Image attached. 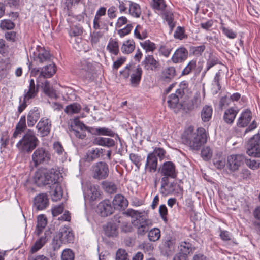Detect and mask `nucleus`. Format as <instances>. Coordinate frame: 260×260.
I'll return each mask as SVG.
<instances>
[{
	"instance_id": "obj_49",
	"label": "nucleus",
	"mask_w": 260,
	"mask_h": 260,
	"mask_svg": "<svg viewBox=\"0 0 260 260\" xmlns=\"http://www.w3.org/2000/svg\"><path fill=\"white\" fill-rule=\"evenodd\" d=\"M95 134L99 135H105L113 137L115 133L112 130L106 127H96L93 128Z\"/></svg>"
},
{
	"instance_id": "obj_55",
	"label": "nucleus",
	"mask_w": 260,
	"mask_h": 260,
	"mask_svg": "<svg viewBox=\"0 0 260 260\" xmlns=\"http://www.w3.org/2000/svg\"><path fill=\"white\" fill-rule=\"evenodd\" d=\"M245 160L246 165L252 170H256L260 167V160L247 159Z\"/></svg>"
},
{
	"instance_id": "obj_14",
	"label": "nucleus",
	"mask_w": 260,
	"mask_h": 260,
	"mask_svg": "<svg viewBox=\"0 0 260 260\" xmlns=\"http://www.w3.org/2000/svg\"><path fill=\"white\" fill-rule=\"evenodd\" d=\"M245 156L240 154H232L228 157L227 166L232 171L238 170L243 164Z\"/></svg>"
},
{
	"instance_id": "obj_40",
	"label": "nucleus",
	"mask_w": 260,
	"mask_h": 260,
	"mask_svg": "<svg viewBox=\"0 0 260 260\" xmlns=\"http://www.w3.org/2000/svg\"><path fill=\"white\" fill-rule=\"evenodd\" d=\"M128 6L129 13L135 17H139L141 14L140 6L136 3L129 1Z\"/></svg>"
},
{
	"instance_id": "obj_5",
	"label": "nucleus",
	"mask_w": 260,
	"mask_h": 260,
	"mask_svg": "<svg viewBox=\"0 0 260 260\" xmlns=\"http://www.w3.org/2000/svg\"><path fill=\"white\" fill-rule=\"evenodd\" d=\"M188 86V84L186 81H183L180 83L179 88L176 90L175 93L171 94L169 96L167 103L170 108L174 109L177 107L179 99L187 92Z\"/></svg>"
},
{
	"instance_id": "obj_1",
	"label": "nucleus",
	"mask_w": 260,
	"mask_h": 260,
	"mask_svg": "<svg viewBox=\"0 0 260 260\" xmlns=\"http://www.w3.org/2000/svg\"><path fill=\"white\" fill-rule=\"evenodd\" d=\"M182 142L188 145L194 150H198L207 141L206 131L202 127L198 128L197 132H194V128L189 126L183 133L181 137Z\"/></svg>"
},
{
	"instance_id": "obj_27",
	"label": "nucleus",
	"mask_w": 260,
	"mask_h": 260,
	"mask_svg": "<svg viewBox=\"0 0 260 260\" xmlns=\"http://www.w3.org/2000/svg\"><path fill=\"white\" fill-rule=\"evenodd\" d=\"M40 117V112L38 108L34 107L28 113L27 123L29 127H33Z\"/></svg>"
},
{
	"instance_id": "obj_30",
	"label": "nucleus",
	"mask_w": 260,
	"mask_h": 260,
	"mask_svg": "<svg viewBox=\"0 0 260 260\" xmlns=\"http://www.w3.org/2000/svg\"><path fill=\"white\" fill-rule=\"evenodd\" d=\"M157 167V157L151 153L148 154L145 166V170L149 172H154Z\"/></svg>"
},
{
	"instance_id": "obj_23",
	"label": "nucleus",
	"mask_w": 260,
	"mask_h": 260,
	"mask_svg": "<svg viewBox=\"0 0 260 260\" xmlns=\"http://www.w3.org/2000/svg\"><path fill=\"white\" fill-rule=\"evenodd\" d=\"M112 204L114 210H122L127 207L128 203L123 196L118 194L115 196Z\"/></svg>"
},
{
	"instance_id": "obj_20",
	"label": "nucleus",
	"mask_w": 260,
	"mask_h": 260,
	"mask_svg": "<svg viewBox=\"0 0 260 260\" xmlns=\"http://www.w3.org/2000/svg\"><path fill=\"white\" fill-rule=\"evenodd\" d=\"M188 53V51L185 48L180 47L175 51L171 60L174 63L183 62L187 58Z\"/></svg>"
},
{
	"instance_id": "obj_25",
	"label": "nucleus",
	"mask_w": 260,
	"mask_h": 260,
	"mask_svg": "<svg viewBox=\"0 0 260 260\" xmlns=\"http://www.w3.org/2000/svg\"><path fill=\"white\" fill-rule=\"evenodd\" d=\"M58 237L61 243H71L74 242V234L69 229H62L58 233Z\"/></svg>"
},
{
	"instance_id": "obj_46",
	"label": "nucleus",
	"mask_w": 260,
	"mask_h": 260,
	"mask_svg": "<svg viewBox=\"0 0 260 260\" xmlns=\"http://www.w3.org/2000/svg\"><path fill=\"white\" fill-rule=\"evenodd\" d=\"M135 49V43L133 40H127L124 42L121 47V51L125 54H129Z\"/></svg>"
},
{
	"instance_id": "obj_50",
	"label": "nucleus",
	"mask_w": 260,
	"mask_h": 260,
	"mask_svg": "<svg viewBox=\"0 0 260 260\" xmlns=\"http://www.w3.org/2000/svg\"><path fill=\"white\" fill-rule=\"evenodd\" d=\"M151 6L154 10L160 12L167 8L164 0H152Z\"/></svg>"
},
{
	"instance_id": "obj_60",
	"label": "nucleus",
	"mask_w": 260,
	"mask_h": 260,
	"mask_svg": "<svg viewBox=\"0 0 260 260\" xmlns=\"http://www.w3.org/2000/svg\"><path fill=\"white\" fill-rule=\"evenodd\" d=\"M201 155L204 160H208L212 156V151L210 147H206L202 150Z\"/></svg>"
},
{
	"instance_id": "obj_3",
	"label": "nucleus",
	"mask_w": 260,
	"mask_h": 260,
	"mask_svg": "<svg viewBox=\"0 0 260 260\" xmlns=\"http://www.w3.org/2000/svg\"><path fill=\"white\" fill-rule=\"evenodd\" d=\"M39 142L35 132L31 129H27L17 143L16 147L21 153H29L38 146Z\"/></svg>"
},
{
	"instance_id": "obj_11",
	"label": "nucleus",
	"mask_w": 260,
	"mask_h": 260,
	"mask_svg": "<svg viewBox=\"0 0 260 260\" xmlns=\"http://www.w3.org/2000/svg\"><path fill=\"white\" fill-rule=\"evenodd\" d=\"M159 172L162 177L174 179L177 177V171L175 164L172 161H166L159 168Z\"/></svg>"
},
{
	"instance_id": "obj_44",
	"label": "nucleus",
	"mask_w": 260,
	"mask_h": 260,
	"mask_svg": "<svg viewBox=\"0 0 260 260\" xmlns=\"http://www.w3.org/2000/svg\"><path fill=\"white\" fill-rule=\"evenodd\" d=\"M175 242L173 239H168L164 241L162 244V249L166 254H169L174 249Z\"/></svg>"
},
{
	"instance_id": "obj_35",
	"label": "nucleus",
	"mask_w": 260,
	"mask_h": 260,
	"mask_svg": "<svg viewBox=\"0 0 260 260\" xmlns=\"http://www.w3.org/2000/svg\"><path fill=\"white\" fill-rule=\"evenodd\" d=\"M93 143L96 145L110 148L114 146L115 142L112 138L99 137L94 139Z\"/></svg>"
},
{
	"instance_id": "obj_32",
	"label": "nucleus",
	"mask_w": 260,
	"mask_h": 260,
	"mask_svg": "<svg viewBox=\"0 0 260 260\" xmlns=\"http://www.w3.org/2000/svg\"><path fill=\"white\" fill-rule=\"evenodd\" d=\"M239 110L236 107H231L226 110L223 115V120L225 122L232 124Z\"/></svg>"
},
{
	"instance_id": "obj_7",
	"label": "nucleus",
	"mask_w": 260,
	"mask_h": 260,
	"mask_svg": "<svg viewBox=\"0 0 260 260\" xmlns=\"http://www.w3.org/2000/svg\"><path fill=\"white\" fill-rule=\"evenodd\" d=\"M260 135H254L248 141L246 145V153L250 156L260 157Z\"/></svg>"
},
{
	"instance_id": "obj_56",
	"label": "nucleus",
	"mask_w": 260,
	"mask_h": 260,
	"mask_svg": "<svg viewBox=\"0 0 260 260\" xmlns=\"http://www.w3.org/2000/svg\"><path fill=\"white\" fill-rule=\"evenodd\" d=\"M82 28L81 27L74 25L71 27L69 30V35L71 37H76L81 35L82 34Z\"/></svg>"
},
{
	"instance_id": "obj_62",
	"label": "nucleus",
	"mask_w": 260,
	"mask_h": 260,
	"mask_svg": "<svg viewBox=\"0 0 260 260\" xmlns=\"http://www.w3.org/2000/svg\"><path fill=\"white\" fill-rule=\"evenodd\" d=\"M116 260H129V258L125 250L120 249L116 252Z\"/></svg>"
},
{
	"instance_id": "obj_57",
	"label": "nucleus",
	"mask_w": 260,
	"mask_h": 260,
	"mask_svg": "<svg viewBox=\"0 0 260 260\" xmlns=\"http://www.w3.org/2000/svg\"><path fill=\"white\" fill-rule=\"evenodd\" d=\"M105 31L102 32L101 31H94L90 34L91 42L92 44H97L100 40V39L103 36Z\"/></svg>"
},
{
	"instance_id": "obj_22",
	"label": "nucleus",
	"mask_w": 260,
	"mask_h": 260,
	"mask_svg": "<svg viewBox=\"0 0 260 260\" xmlns=\"http://www.w3.org/2000/svg\"><path fill=\"white\" fill-rule=\"evenodd\" d=\"M56 72V67L54 63L46 66L42 69L37 79V82H40L42 79L52 77Z\"/></svg>"
},
{
	"instance_id": "obj_38",
	"label": "nucleus",
	"mask_w": 260,
	"mask_h": 260,
	"mask_svg": "<svg viewBox=\"0 0 260 260\" xmlns=\"http://www.w3.org/2000/svg\"><path fill=\"white\" fill-rule=\"evenodd\" d=\"M176 75V70L173 67H169L164 69L161 78L164 81L172 79Z\"/></svg>"
},
{
	"instance_id": "obj_13",
	"label": "nucleus",
	"mask_w": 260,
	"mask_h": 260,
	"mask_svg": "<svg viewBox=\"0 0 260 260\" xmlns=\"http://www.w3.org/2000/svg\"><path fill=\"white\" fill-rule=\"evenodd\" d=\"M34 60L41 63L48 62L50 60V55L49 52L46 50L44 48L37 46L31 55Z\"/></svg>"
},
{
	"instance_id": "obj_29",
	"label": "nucleus",
	"mask_w": 260,
	"mask_h": 260,
	"mask_svg": "<svg viewBox=\"0 0 260 260\" xmlns=\"http://www.w3.org/2000/svg\"><path fill=\"white\" fill-rule=\"evenodd\" d=\"M252 118V114L251 111L246 109L243 111L240 117L238 118L237 125L239 127H245L251 121Z\"/></svg>"
},
{
	"instance_id": "obj_54",
	"label": "nucleus",
	"mask_w": 260,
	"mask_h": 260,
	"mask_svg": "<svg viewBox=\"0 0 260 260\" xmlns=\"http://www.w3.org/2000/svg\"><path fill=\"white\" fill-rule=\"evenodd\" d=\"M205 49L204 45L199 46H192L190 48V52L196 56H201Z\"/></svg>"
},
{
	"instance_id": "obj_45",
	"label": "nucleus",
	"mask_w": 260,
	"mask_h": 260,
	"mask_svg": "<svg viewBox=\"0 0 260 260\" xmlns=\"http://www.w3.org/2000/svg\"><path fill=\"white\" fill-rule=\"evenodd\" d=\"M81 109V106L79 104L74 103L67 106L64 112L68 115H72L79 113Z\"/></svg>"
},
{
	"instance_id": "obj_31",
	"label": "nucleus",
	"mask_w": 260,
	"mask_h": 260,
	"mask_svg": "<svg viewBox=\"0 0 260 260\" xmlns=\"http://www.w3.org/2000/svg\"><path fill=\"white\" fill-rule=\"evenodd\" d=\"M50 186L51 190L50 194L51 199L53 201H57L59 200L62 197L63 191L58 181L51 184Z\"/></svg>"
},
{
	"instance_id": "obj_2",
	"label": "nucleus",
	"mask_w": 260,
	"mask_h": 260,
	"mask_svg": "<svg viewBox=\"0 0 260 260\" xmlns=\"http://www.w3.org/2000/svg\"><path fill=\"white\" fill-rule=\"evenodd\" d=\"M127 214L133 219L132 223L137 229L138 235H144L152 225L151 221L142 212L133 209H128Z\"/></svg>"
},
{
	"instance_id": "obj_48",
	"label": "nucleus",
	"mask_w": 260,
	"mask_h": 260,
	"mask_svg": "<svg viewBox=\"0 0 260 260\" xmlns=\"http://www.w3.org/2000/svg\"><path fill=\"white\" fill-rule=\"evenodd\" d=\"M148 232V237L150 241L155 242L159 239L160 237V231L159 229L153 228Z\"/></svg>"
},
{
	"instance_id": "obj_19",
	"label": "nucleus",
	"mask_w": 260,
	"mask_h": 260,
	"mask_svg": "<svg viewBox=\"0 0 260 260\" xmlns=\"http://www.w3.org/2000/svg\"><path fill=\"white\" fill-rule=\"evenodd\" d=\"M38 85L36 88H38V86H40L42 88L43 92L48 97L51 99H56L57 96L56 93V91L51 86L49 82L45 79L40 80V82H37Z\"/></svg>"
},
{
	"instance_id": "obj_47",
	"label": "nucleus",
	"mask_w": 260,
	"mask_h": 260,
	"mask_svg": "<svg viewBox=\"0 0 260 260\" xmlns=\"http://www.w3.org/2000/svg\"><path fill=\"white\" fill-rule=\"evenodd\" d=\"M197 68L196 60H190L181 72V76H186L191 74Z\"/></svg>"
},
{
	"instance_id": "obj_28",
	"label": "nucleus",
	"mask_w": 260,
	"mask_h": 260,
	"mask_svg": "<svg viewBox=\"0 0 260 260\" xmlns=\"http://www.w3.org/2000/svg\"><path fill=\"white\" fill-rule=\"evenodd\" d=\"M159 15L162 18L166 20L172 31L175 26V22L174 20V15L172 11L167 8L160 12Z\"/></svg>"
},
{
	"instance_id": "obj_10",
	"label": "nucleus",
	"mask_w": 260,
	"mask_h": 260,
	"mask_svg": "<svg viewBox=\"0 0 260 260\" xmlns=\"http://www.w3.org/2000/svg\"><path fill=\"white\" fill-rule=\"evenodd\" d=\"M109 172L108 166L105 162H98L92 166L93 177L94 179H105L108 176Z\"/></svg>"
},
{
	"instance_id": "obj_6",
	"label": "nucleus",
	"mask_w": 260,
	"mask_h": 260,
	"mask_svg": "<svg viewBox=\"0 0 260 260\" xmlns=\"http://www.w3.org/2000/svg\"><path fill=\"white\" fill-rule=\"evenodd\" d=\"M38 92V88H36L34 80L31 79L29 80V84L27 89H25L24 93L23 101L18 107V111L21 113L26 108L27 102L35 98Z\"/></svg>"
},
{
	"instance_id": "obj_42",
	"label": "nucleus",
	"mask_w": 260,
	"mask_h": 260,
	"mask_svg": "<svg viewBox=\"0 0 260 260\" xmlns=\"http://www.w3.org/2000/svg\"><path fill=\"white\" fill-rule=\"evenodd\" d=\"M102 152V149L95 148L89 150L87 153L86 160L91 161L95 160L100 157Z\"/></svg>"
},
{
	"instance_id": "obj_43",
	"label": "nucleus",
	"mask_w": 260,
	"mask_h": 260,
	"mask_svg": "<svg viewBox=\"0 0 260 260\" xmlns=\"http://www.w3.org/2000/svg\"><path fill=\"white\" fill-rule=\"evenodd\" d=\"M212 108L211 106H204L201 111V118L204 122L209 121L212 117Z\"/></svg>"
},
{
	"instance_id": "obj_53",
	"label": "nucleus",
	"mask_w": 260,
	"mask_h": 260,
	"mask_svg": "<svg viewBox=\"0 0 260 260\" xmlns=\"http://www.w3.org/2000/svg\"><path fill=\"white\" fill-rule=\"evenodd\" d=\"M140 45L146 52L153 51L156 48L155 44L149 40L141 42Z\"/></svg>"
},
{
	"instance_id": "obj_4",
	"label": "nucleus",
	"mask_w": 260,
	"mask_h": 260,
	"mask_svg": "<svg viewBox=\"0 0 260 260\" xmlns=\"http://www.w3.org/2000/svg\"><path fill=\"white\" fill-rule=\"evenodd\" d=\"M58 173L54 169L47 170L43 169L36 171L34 179L38 186L51 185L58 181Z\"/></svg>"
},
{
	"instance_id": "obj_8",
	"label": "nucleus",
	"mask_w": 260,
	"mask_h": 260,
	"mask_svg": "<svg viewBox=\"0 0 260 260\" xmlns=\"http://www.w3.org/2000/svg\"><path fill=\"white\" fill-rule=\"evenodd\" d=\"M178 189L181 191H183V188L180 187L177 183L175 182L169 183V179L166 177H161L160 192L163 196H166L178 193Z\"/></svg>"
},
{
	"instance_id": "obj_33",
	"label": "nucleus",
	"mask_w": 260,
	"mask_h": 260,
	"mask_svg": "<svg viewBox=\"0 0 260 260\" xmlns=\"http://www.w3.org/2000/svg\"><path fill=\"white\" fill-rule=\"evenodd\" d=\"M178 249L179 253L187 256L189 254L193 253L194 247L190 242L182 241L180 243Z\"/></svg>"
},
{
	"instance_id": "obj_59",
	"label": "nucleus",
	"mask_w": 260,
	"mask_h": 260,
	"mask_svg": "<svg viewBox=\"0 0 260 260\" xmlns=\"http://www.w3.org/2000/svg\"><path fill=\"white\" fill-rule=\"evenodd\" d=\"M27 125L26 123V117L25 116H22L21 117L19 122L17 124L15 128L23 132L26 129Z\"/></svg>"
},
{
	"instance_id": "obj_39",
	"label": "nucleus",
	"mask_w": 260,
	"mask_h": 260,
	"mask_svg": "<svg viewBox=\"0 0 260 260\" xmlns=\"http://www.w3.org/2000/svg\"><path fill=\"white\" fill-rule=\"evenodd\" d=\"M221 80V72L219 71L216 73L212 82V90L214 94H217L221 89L220 83Z\"/></svg>"
},
{
	"instance_id": "obj_41",
	"label": "nucleus",
	"mask_w": 260,
	"mask_h": 260,
	"mask_svg": "<svg viewBox=\"0 0 260 260\" xmlns=\"http://www.w3.org/2000/svg\"><path fill=\"white\" fill-rule=\"evenodd\" d=\"M107 49L110 53L117 55L119 52L118 42L115 39L111 38L107 46Z\"/></svg>"
},
{
	"instance_id": "obj_26",
	"label": "nucleus",
	"mask_w": 260,
	"mask_h": 260,
	"mask_svg": "<svg viewBox=\"0 0 260 260\" xmlns=\"http://www.w3.org/2000/svg\"><path fill=\"white\" fill-rule=\"evenodd\" d=\"M49 234V231H47L44 233L43 235L40 236L39 239H38L32 246L30 250L31 253L37 252L44 246L50 237Z\"/></svg>"
},
{
	"instance_id": "obj_51",
	"label": "nucleus",
	"mask_w": 260,
	"mask_h": 260,
	"mask_svg": "<svg viewBox=\"0 0 260 260\" xmlns=\"http://www.w3.org/2000/svg\"><path fill=\"white\" fill-rule=\"evenodd\" d=\"M129 159L139 169L142 165V161L144 159V157L135 153H131L129 154Z\"/></svg>"
},
{
	"instance_id": "obj_34",
	"label": "nucleus",
	"mask_w": 260,
	"mask_h": 260,
	"mask_svg": "<svg viewBox=\"0 0 260 260\" xmlns=\"http://www.w3.org/2000/svg\"><path fill=\"white\" fill-rule=\"evenodd\" d=\"M105 235L109 237H115L118 235V228L114 222H109L104 226Z\"/></svg>"
},
{
	"instance_id": "obj_64",
	"label": "nucleus",
	"mask_w": 260,
	"mask_h": 260,
	"mask_svg": "<svg viewBox=\"0 0 260 260\" xmlns=\"http://www.w3.org/2000/svg\"><path fill=\"white\" fill-rule=\"evenodd\" d=\"M134 65L129 64L127 65L123 70L120 72V75L124 79H127L131 76V69L132 67H134Z\"/></svg>"
},
{
	"instance_id": "obj_12",
	"label": "nucleus",
	"mask_w": 260,
	"mask_h": 260,
	"mask_svg": "<svg viewBox=\"0 0 260 260\" xmlns=\"http://www.w3.org/2000/svg\"><path fill=\"white\" fill-rule=\"evenodd\" d=\"M141 64L144 69L148 72H157L161 67L159 62L156 60L153 55H146L142 61Z\"/></svg>"
},
{
	"instance_id": "obj_24",
	"label": "nucleus",
	"mask_w": 260,
	"mask_h": 260,
	"mask_svg": "<svg viewBox=\"0 0 260 260\" xmlns=\"http://www.w3.org/2000/svg\"><path fill=\"white\" fill-rule=\"evenodd\" d=\"M86 194L90 201H94L100 199V187L98 185L89 183L87 184Z\"/></svg>"
},
{
	"instance_id": "obj_37",
	"label": "nucleus",
	"mask_w": 260,
	"mask_h": 260,
	"mask_svg": "<svg viewBox=\"0 0 260 260\" xmlns=\"http://www.w3.org/2000/svg\"><path fill=\"white\" fill-rule=\"evenodd\" d=\"M47 223V218L44 215H41L38 217L37 224L35 231V233L37 236H40L43 229L46 226Z\"/></svg>"
},
{
	"instance_id": "obj_63",
	"label": "nucleus",
	"mask_w": 260,
	"mask_h": 260,
	"mask_svg": "<svg viewBox=\"0 0 260 260\" xmlns=\"http://www.w3.org/2000/svg\"><path fill=\"white\" fill-rule=\"evenodd\" d=\"M104 186L106 191L110 194L115 193L117 191V186L113 182H106L104 184Z\"/></svg>"
},
{
	"instance_id": "obj_21",
	"label": "nucleus",
	"mask_w": 260,
	"mask_h": 260,
	"mask_svg": "<svg viewBox=\"0 0 260 260\" xmlns=\"http://www.w3.org/2000/svg\"><path fill=\"white\" fill-rule=\"evenodd\" d=\"M81 76L87 80H91L92 77V64L86 60L81 61Z\"/></svg>"
},
{
	"instance_id": "obj_18",
	"label": "nucleus",
	"mask_w": 260,
	"mask_h": 260,
	"mask_svg": "<svg viewBox=\"0 0 260 260\" xmlns=\"http://www.w3.org/2000/svg\"><path fill=\"white\" fill-rule=\"evenodd\" d=\"M49 205V200L46 193H41L34 199V206L37 210L45 209Z\"/></svg>"
},
{
	"instance_id": "obj_58",
	"label": "nucleus",
	"mask_w": 260,
	"mask_h": 260,
	"mask_svg": "<svg viewBox=\"0 0 260 260\" xmlns=\"http://www.w3.org/2000/svg\"><path fill=\"white\" fill-rule=\"evenodd\" d=\"M74 253L70 249L64 250L61 254V260H74Z\"/></svg>"
},
{
	"instance_id": "obj_15",
	"label": "nucleus",
	"mask_w": 260,
	"mask_h": 260,
	"mask_svg": "<svg viewBox=\"0 0 260 260\" xmlns=\"http://www.w3.org/2000/svg\"><path fill=\"white\" fill-rule=\"evenodd\" d=\"M51 121L48 118H42L36 125L38 133L41 137L48 136L50 132Z\"/></svg>"
},
{
	"instance_id": "obj_61",
	"label": "nucleus",
	"mask_w": 260,
	"mask_h": 260,
	"mask_svg": "<svg viewBox=\"0 0 260 260\" xmlns=\"http://www.w3.org/2000/svg\"><path fill=\"white\" fill-rule=\"evenodd\" d=\"M15 26L14 23L10 20H3L0 24V27L2 29H12Z\"/></svg>"
},
{
	"instance_id": "obj_36",
	"label": "nucleus",
	"mask_w": 260,
	"mask_h": 260,
	"mask_svg": "<svg viewBox=\"0 0 260 260\" xmlns=\"http://www.w3.org/2000/svg\"><path fill=\"white\" fill-rule=\"evenodd\" d=\"M93 28L95 29H103L104 31L108 30V21L103 18H94L93 22Z\"/></svg>"
},
{
	"instance_id": "obj_17",
	"label": "nucleus",
	"mask_w": 260,
	"mask_h": 260,
	"mask_svg": "<svg viewBox=\"0 0 260 260\" xmlns=\"http://www.w3.org/2000/svg\"><path fill=\"white\" fill-rule=\"evenodd\" d=\"M98 210L102 216L105 217L111 215L114 211L109 200H105L99 203Z\"/></svg>"
},
{
	"instance_id": "obj_9",
	"label": "nucleus",
	"mask_w": 260,
	"mask_h": 260,
	"mask_svg": "<svg viewBox=\"0 0 260 260\" xmlns=\"http://www.w3.org/2000/svg\"><path fill=\"white\" fill-rule=\"evenodd\" d=\"M35 167L40 164L47 163L50 159V155L48 151L43 147L36 149L31 156Z\"/></svg>"
},
{
	"instance_id": "obj_16",
	"label": "nucleus",
	"mask_w": 260,
	"mask_h": 260,
	"mask_svg": "<svg viewBox=\"0 0 260 260\" xmlns=\"http://www.w3.org/2000/svg\"><path fill=\"white\" fill-rule=\"evenodd\" d=\"M130 84L133 87H137L140 83L143 71L139 65L134 66L131 69Z\"/></svg>"
},
{
	"instance_id": "obj_52",
	"label": "nucleus",
	"mask_w": 260,
	"mask_h": 260,
	"mask_svg": "<svg viewBox=\"0 0 260 260\" xmlns=\"http://www.w3.org/2000/svg\"><path fill=\"white\" fill-rule=\"evenodd\" d=\"M220 25L221 26L220 28L225 36L231 39H233L236 38L237 34L232 29L225 27L224 25V23L222 22L220 23Z\"/></svg>"
}]
</instances>
